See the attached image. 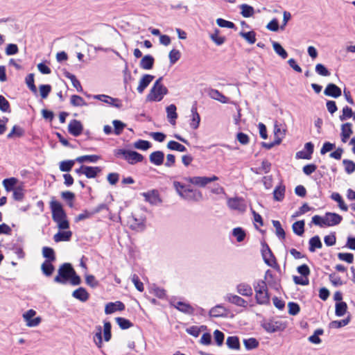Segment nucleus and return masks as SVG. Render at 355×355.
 I'll list each match as a JSON object with an SVG mask.
<instances>
[{"label":"nucleus","instance_id":"42","mask_svg":"<svg viewBox=\"0 0 355 355\" xmlns=\"http://www.w3.org/2000/svg\"><path fill=\"white\" fill-rule=\"evenodd\" d=\"M351 320V315H349L346 318L341 320H334L329 323L330 328L339 329L347 325Z\"/></svg>","mask_w":355,"mask_h":355},{"label":"nucleus","instance_id":"10","mask_svg":"<svg viewBox=\"0 0 355 355\" xmlns=\"http://www.w3.org/2000/svg\"><path fill=\"white\" fill-rule=\"evenodd\" d=\"M82 123L76 119H72L68 125V132L73 137H78L83 131Z\"/></svg>","mask_w":355,"mask_h":355},{"label":"nucleus","instance_id":"64","mask_svg":"<svg viewBox=\"0 0 355 355\" xmlns=\"http://www.w3.org/2000/svg\"><path fill=\"white\" fill-rule=\"evenodd\" d=\"M315 72L322 76H330V72L328 69L322 64L318 63L315 65Z\"/></svg>","mask_w":355,"mask_h":355},{"label":"nucleus","instance_id":"25","mask_svg":"<svg viewBox=\"0 0 355 355\" xmlns=\"http://www.w3.org/2000/svg\"><path fill=\"white\" fill-rule=\"evenodd\" d=\"M227 299L229 302L234 304L236 306L245 307V308L247 307V306H248L247 301L239 295H233V294H228L227 296Z\"/></svg>","mask_w":355,"mask_h":355},{"label":"nucleus","instance_id":"49","mask_svg":"<svg viewBox=\"0 0 355 355\" xmlns=\"http://www.w3.org/2000/svg\"><path fill=\"white\" fill-rule=\"evenodd\" d=\"M259 344V341L254 338L243 340V345L247 350H252L257 348Z\"/></svg>","mask_w":355,"mask_h":355},{"label":"nucleus","instance_id":"16","mask_svg":"<svg viewBox=\"0 0 355 355\" xmlns=\"http://www.w3.org/2000/svg\"><path fill=\"white\" fill-rule=\"evenodd\" d=\"M154 76L150 74H144L140 79L139 85L137 88L139 94H142L145 89L150 85L154 79Z\"/></svg>","mask_w":355,"mask_h":355},{"label":"nucleus","instance_id":"31","mask_svg":"<svg viewBox=\"0 0 355 355\" xmlns=\"http://www.w3.org/2000/svg\"><path fill=\"white\" fill-rule=\"evenodd\" d=\"M236 291L240 295L243 296L250 297L253 294L251 286L245 283L239 284L236 286Z\"/></svg>","mask_w":355,"mask_h":355},{"label":"nucleus","instance_id":"56","mask_svg":"<svg viewBox=\"0 0 355 355\" xmlns=\"http://www.w3.org/2000/svg\"><path fill=\"white\" fill-rule=\"evenodd\" d=\"M112 324L110 322H104L103 326V338L104 340L108 342L112 338Z\"/></svg>","mask_w":355,"mask_h":355},{"label":"nucleus","instance_id":"36","mask_svg":"<svg viewBox=\"0 0 355 355\" xmlns=\"http://www.w3.org/2000/svg\"><path fill=\"white\" fill-rule=\"evenodd\" d=\"M305 222L304 220H300L295 222L292 225L293 232L297 236H302L304 233Z\"/></svg>","mask_w":355,"mask_h":355},{"label":"nucleus","instance_id":"18","mask_svg":"<svg viewBox=\"0 0 355 355\" xmlns=\"http://www.w3.org/2000/svg\"><path fill=\"white\" fill-rule=\"evenodd\" d=\"M352 124L349 122H347V123L341 125L340 137H341V141L343 143L347 142L348 139L352 135L353 130H352Z\"/></svg>","mask_w":355,"mask_h":355},{"label":"nucleus","instance_id":"38","mask_svg":"<svg viewBox=\"0 0 355 355\" xmlns=\"http://www.w3.org/2000/svg\"><path fill=\"white\" fill-rule=\"evenodd\" d=\"M272 44L275 52L282 59H286L288 57L287 51L284 49L280 43L272 41Z\"/></svg>","mask_w":355,"mask_h":355},{"label":"nucleus","instance_id":"41","mask_svg":"<svg viewBox=\"0 0 355 355\" xmlns=\"http://www.w3.org/2000/svg\"><path fill=\"white\" fill-rule=\"evenodd\" d=\"M272 223L275 228V234L280 239H285L286 232L282 227L280 222L279 220H272Z\"/></svg>","mask_w":355,"mask_h":355},{"label":"nucleus","instance_id":"61","mask_svg":"<svg viewBox=\"0 0 355 355\" xmlns=\"http://www.w3.org/2000/svg\"><path fill=\"white\" fill-rule=\"evenodd\" d=\"M51 86L49 84L46 85H40L39 86L40 94L42 98H46L51 92Z\"/></svg>","mask_w":355,"mask_h":355},{"label":"nucleus","instance_id":"30","mask_svg":"<svg viewBox=\"0 0 355 355\" xmlns=\"http://www.w3.org/2000/svg\"><path fill=\"white\" fill-rule=\"evenodd\" d=\"M176 110V106L174 104H171L170 105L167 106L166 109L168 121L172 125L175 123V119L178 118Z\"/></svg>","mask_w":355,"mask_h":355},{"label":"nucleus","instance_id":"39","mask_svg":"<svg viewBox=\"0 0 355 355\" xmlns=\"http://www.w3.org/2000/svg\"><path fill=\"white\" fill-rule=\"evenodd\" d=\"M42 255L46 261H55L56 259L54 250L50 247H44L42 248Z\"/></svg>","mask_w":355,"mask_h":355},{"label":"nucleus","instance_id":"33","mask_svg":"<svg viewBox=\"0 0 355 355\" xmlns=\"http://www.w3.org/2000/svg\"><path fill=\"white\" fill-rule=\"evenodd\" d=\"M76 162V159L63 160L59 163V169L62 172L69 173L72 170Z\"/></svg>","mask_w":355,"mask_h":355},{"label":"nucleus","instance_id":"55","mask_svg":"<svg viewBox=\"0 0 355 355\" xmlns=\"http://www.w3.org/2000/svg\"><path fill=\"white\" fill-rule=\"evenodd\" d=\"M70 102L71 104L75 107L87 105V103L84 101V99L81 96L76 94H73L71 96Z\"/></svg>","mask_w":355,"mask_h":355},{"label":"nucleus","instance_id":"5","mask_svg":"<svg viewBox=\"0 0 355 355\" xmlns=\"http://www.w3.org/2000/svg\"><path fill=\"white\" fill-rule=\"evenodd\" d=\"M168 93V90L164 85L155 87V89L152 87L150 92L146 96V101L150 102L160 101Z\"/></svg>","mask_w":355,"mask_h":355},{"label":"nucleus","instance_id":"3","mask_svg":"<svg viewBox=\"0 0 355 355\" xmlns=\"http://www.w3.org/2000/svg\"><path fill=\"white\" fill-rule=\"evenodd\" d=\"M256 292L255 299L258 304L267 305L270 304V295L265 280H261L254 286Z\"/></svg>","mask_w":355,"mask_h":355},{"label":"nucleus","instance_id":"8","mask_svg":"<svg viewBox=\"0 0 355 355\" xmlns=\"http://www.w3.org/2000/svg\"><path fill=\"white\" fill-rule=\"evenodd\" d=\"M35 315L36 311L33 309H29L23 314V318L28 327H37L41 322L42 318L39 316L35 317Z\"/></svg>","mask_w":355,"mask_h":355},{"label":"nucleus","instance_id":"26","mask_svg":"<svg viewBox=\"0 0 355 355\" xmlns=\"http://www.w3.org/2000/svg\"><path fill=\"white\" fill-rule=\"evenodd\" d=\"M226 311L227 310L224 306L220 304H218L211 309L209 314L211 317L214 318H225L227 316V314L225 313Z\"/></svg>","mask_w":355,"mask_h":355},{"label":"nucleus","instance_id":"54","mask_svg":"<svg viewBox=\"0 0 355 355\" xmlns=\"http://www.w3.org/2000/svg\"><path fill=\"white\" fill-rule=\"evenodd\" d=\"M93 339H94V341L96 343V346L98 348H101L102 345H103V337H102V328L100 325L96 327V332L95 335L94 336Z\"/></svg>","mask_w":355,"mask_h":355},{"label":"nucleus","instance_id":"57","mask_svg":"<svg viewBox=\"0 0 355 355\" xmlns=\"http://www.w3.org/2000/svg\"><path fill=\"white\" fill-rule=\"evenodd\" d=\"M216 24L221 28H227L231 29H236V25L230 21L225 20L222 18H218L216 19Z\"/></svg>","mask_w":355,"mask_h":355},{"label":"nucleus","instance_id":"53","mask_svg":"<svg viewBox=\"0 0 355 355\" xmlns=\"http://www.w3.org/2000/svg\"><path fill=\"white\" fill-rule=\"evenodd\" d=\"M26 83L29 89L35 94H37V89L34 83V74L29 73L26 78Z\"/></svg>","mask_w":355,"mask_h":355},{"label":"nucleus","instance_id":"17","mask_svg":"<svg viewBox=\"0 0 355 355\" xmlns=\"http://www.w3.org/2000/svg\"><path fill=\"white\" fill-rule=\"evenodd\" d=\"M207 94L211 98L222 103H227L229 102V98L217 89L209 88Z\"/></svg>","mask_w":355,"mask_h":355},{"label":"nucleus","instance_id":"27","mask_svg":"<svg viewBox=\"0 0 355 355\" xmlns=\"http://www.w3.org/2000/svg\"><path fill=\"white\" fill-rule=\"evenodd\" d=\"M286 187L280 183L273 191V198L275 201L281 202L285 196Z\"/></svg>","mask_w":355,"mask_h":355},{"label":"nucleus","instance_id":"15","mask_svg":"<svg viewBox=\"0 0 355 355\" xmlns=\"http://www.w3.org/2000/svg\"><path fill=\"white\" fill-rule=\"evenodd\" d=\"M171 305H173L175 309L180 311L182 313L193 315L194 313V309L189 304L181 301H179L175 304V302H171Z\"/></svg>","mask_w":355,"mask_h":355},{"label":"nucleus","instance_id":"20","mask_svg":"<svg viewBox=\"0 0 355 355\" xmlns=\"http://www.w3.org/2000/svg\"><path fill=\"white\" fill-rule=\"evenodd\" d=\"M143 196L145 198V200L150 204L155 205L157 202H162V200L159 198V192L156 189L143 193Z\"/></svg>","mask_w":355,"mask_h":355},{"label":"nucleus","instance_id":"22","mask_svg":"<svg viewBox=\"0 0 355 355\" xmlns=\"http://www.w3.org/2000/svg\"><path fill=\"white\" fill-rule=\"evenodd\" d=\"M325 216L327 219V226L337 225L343 220V217L336 213L327 212Z\"/></svg>","mask_w":355,"mask_h":355},{"label":"nucleus","instance_id":"24","mask_svg":"<svg viewBox=\"0 0 355 355\" xmlns=\"http://www.w3.org/2000/svg\"><path fill=\"white\" fill-rule=\"evenodd\" d=\"M102 172L100 166H85V175L87 178H96Z\"/></svg>","mask_w":355,"mask_h":355},{"label":"nucleus","instance_id":"59","mask_svg":"<svg viewBox=\"0 0 355 355\" xmlns=\"http://www.w3.org/2000/svg\"><path fill=\"white\" fill-rule=\"evenodd\" d=\"M288 314L291 315H296L300 311V305L294 302H289L288 303Z\"/></svg>","mask_w":355,"mask_h":355},{"label":"nucleus","instance_id":"37","mask_svg":"<svg viewBox=\"0 0 355 355\" xmlns=\"http://www.w3.org/2000/svg\"><path fill=\"white\" fill-rule=\"evenodd\" d=\"M226 345L231 349H239L241 347L239 338L236 336L227 337Z\"/></svg>","mask_w":355,"mask_h":355},{"label":"nucleus","instance_id":"32","mask_svg":"<svg viewBox=\"0 0 355 355\" xmlns=\"http://www.w3.org/2000/svg\"><path fill=\"white\" fill-rule=\"evenodd\" d=\"M309 250L311 252H314L316 249H320L322 247V243L319 236L315 235L311 237L309 241Z\"/></svg>","mask_w":355,"mask_h":355},{"label":"nucleus","instance_id":"1","mask_svg":"<svg viewBox=\"0 0 355 355\" xmlns=\"http://www.w3.org/2000/svg\"><path fill=\"white\" fill-rule=\"evenodd\" d=\"M173 187L178 195L184 199L198 201L202 198L201 191L191 188H186L185 185L180 182L174 181Z\"/></svg>","mask_w":355,"mask_h":355},{"label":"nucleus","instance_id":"47","mask_svg":"<svg viewBox=\"0 0 355 355\" xmlns=\"http://www.w3.org/2000/svg\"><path fill=\"white\" fill-rule=\"evenodd\" d=\"M166 146L168 149L171 150H176L178 152L187 151V148L184 146L173 140L169 141Z\"/></svg>","mask_w":355,"mask_h":355},{"label":"nucleus","instance_id":"60","mask_svg":"<svg viewBox=\"0 0 355 355\" xmlns=\"http://www.w3.org/2000/svg\"><path fill=\"white\" fill-rule=\"evenodd\" d=\"M343 164L347 173L351 174L355 171V162L353 161L345 159L343 160Z\"/></svg>","mask_w":355,"mask_h":355},{"label":"nucleus","instance_id":"46","mask_svg":"<svg viewBox=\"0 0 355 355\" xmlns=\"http://www.w3.org/2000/svg\"><path fill=\"white\" fill-rule=\"evenodd\" d=\"M331 198L338 202L339 208L345 211L348 210L347 205L345 203L342 196L338 193H333Z\"/></svg>","mask_w":355,"mask_h":355},{"label":"nucleus","instance_id":"13","mask_svg":"<svg viewBox=\"0 0 355 355\" xmlns=\"http://www.w3.org/2000/svg\"><path fill=\"white\" fill-rule=\"evenodd\" d=\"M191 121L190 123V126L192 129L196 130L199 127L200 122V116L197 110V102L195 101L192 105L191 109Z\"/></svg>","mask_w":355,"mask_h":355},{"label":"nucleus","instance_id":"29","mask_svg":"<svg viewBox=\"0 0 355 355\" xmlns=\"http://www.w3.org/2000/svg\"><path fill=\"white\" fill-rule=\"evenodd\" d=\"M53 261H44L41 265V270L46 277H51L54 270L55 266L52 263Z\"/></svg>","mask_w":355,"mask_h":355},{"label":"nucleus","instance_id":"14","mask_svg":"<svg viewBox=\"0 0 355 355\" xmlns=\"http://www.w3.org/2000/svg\"><path fill=\"white\" fill-rule=\"evenodd\" d=\"M125 309V304L121 301L115 302H109L105 305V314H112L116 311H123Z\"/></svg>","mask_w":355,"mask_h":355},{"label":"nucleus","instance_id":"45","mask_svg":"<svg viewBox=\"0 0 355 355\" xmlns=\"http://www.w3.org/2000/svg\"><path fill=\"white\" fill-rule=\"evenodd\" d=\"M239 35L250 44H254L256 42V33L254 31L248 32L241 31Z\"/></svg>","mask_w":355,"mask_h":355},{"label":"nucleus","instance_id":"40","mask_svg":"<svg viewBox=\"0 0 355 355\" xmlns=\"http://www.w3.org/2000/svg\"><path fill=\"white\" fill-rule=\"evenodd\" d=\"M18 180L15 178H6L3 180V185L6 191H11L15 189Z\"/></svg>","mask_w":355,"mask_h":355},{"label":"nucleus","instance_id":"4","mask_svg":"<svg viewBox=\"0 0 355 355\" xmlns=\"http://www.w3.org/2000/svg\"><path fill=\"white\" fill-rule=\"evenodd\" d=\"M74 272V268L70 263H62L58 270V275L54 277L53 281L61 284H66L71 273Z\"/></svg>","mask_w":355,"mask_h":355},{"label":"nucleus","instance_id":"23","mask_svg":"<svg viewBox=\"0 0 355 355\" xmlns=\"http://www.w3.org/2000/svg\"><path fill=\"white\" fill-rule=\"evenodd\" d=\"M72 296L80 302H85L89 299V294L85 288L79 287L73 291Z\"/></svg>","mask_w":355,"mask_h":355},{"label":"nucleus","instance_id":"21","mask_svg":"<svg viewBox=\"0 0 355 355\" xmlns=\"http://www.w3.org/2000/svg\"><path fill=\"white\" fill-rule=\"evenodd\" d=\"M149 160L152 164L160 166L164 163V153L161 150L154 151L150 155Z\"/></svg>","mask_w":355,"mask_h":355},{"label":"nucleus","instance_id":"6","mask_svg":"<svg viewBox=\"0 0 355 355\" xmlns=\"http://www.w3.org/2000/svg\"><path fill=\"white\" fill-rule=\"evenodd\" d=\"M50 208L52 212V218L55 222L61 218H67V214L62 207V204L57 200H51Z\"/></svg>","mask_w":355,"mask_h":355},{"label":"nucleus","instance_id":"11","mask_svg":"<svg viewBox=\"0 0 355 355\" xmlns=\"http://www.w3.org/2000/svg\"><path fill=\"white\" fill-rule=\"evenodd\" d=\"M324 94L334 98L340 97L342 94L341 89L334 83H329L324 90Z\"/></svg>","mask_w":355,"mask_h":355},{"label":"nucleus","instance_id":"12","mask_svg":"<svg viewBox=\"0 0 355 355\" xmlns=\"http://www.w3.org/2000/svg\"><path fill=\"white\" fill-rule=\"evenodd\" d=\"M282 323L280 321H268L261 324V327L268 333H275L284 328L282 327Z\"/></svg>","mask_w":355,"mask_h":355},{"label":"nucleus","instance_id":"50","mask_svg":"<svg viewBox=\"0 0 355 355\" xmlns=\"http://www.w3.org/2000/svg\"><path fill=\"white\" fill-rule=\"evenodd\" d=\"M151 143L147 140L139 139L134 143V147L141 150H147L151 148Z\"/></svg>","mask_w":355,"mask_h":355},{"label":"nucleus","instance_id":"2","mask_svg":"<svg viewBox=\"0 0 355 355\" xmlns=\"http://www.w3.org/2000/svg\"><path fill=\"white\" fill-rule=\"evenodd\" d=\"M114 155L116 157L123 156L124 159L132 165L137 162H141L144 159V157L138 152L123 148L115 149L114 150Z\"/></svg>","mask_w":355,"mask_h":355},{"label":"nucleus","instance_id":"9","mask_svg":"<svg viewBox=\"0 0 355 355\" xmlns=\"http://www.w3.org/2000/svg\"><path fill=\"white\" fill-rule=\"evenodd\" d=\"M261 254L265 263L269 266H273L272 264L271 263V261L268 258V257H269L270 258L272 259L274 263L277 266L278 268H279V266L277 264L275 257L273 253L272 252L269 245L265 241L261 243Z\"/></svg>","mask_w":355,"mask_h":355},{"label":"nucleus","instance_id":"28","mask_svg":"<svg viewBox=\"0 0 355 355\" xmlns=\"http://www.w3.org/2000/svg\"><path fill=\"white\" fill-rule=\"evenodd\" d=\"M71 231H59L53 236V239L56 243H59L61 241H69L71 240Z\"/></svg>","mask_w":355,"mask_h":355},{"label":"nucleus","instance_id":"51","mask_svg":"<svg viewBox=\"0 0 355 355\" xmlns=\"http://www.w3.org/2000/svg\"><path fill=\"white\" fill-rule=\"evenodd\" d=\"M232 235L236 238L238 242H242L246 236L245 230L240 227H235L232 230Z\"/></svg>","mask_w":355,"mask_h":355},{"label":"nucleus","instance_id":"19","mask_svg":"<svg viewBox=\"0 0 355 355\" xmlns=\"http://www.w3.org/2000/svg\"><path fill=\"white\" fill-rule=\"evenodd\" d=\"M155 63V58L153 55L148 54L144 55L140 62L139 66L141 69L145 70H150L153 68Z\"/></svg>","mask_w":355,"mask_h":355},{"label":"nucleus","instance_id":"48","mask_svg":"<svg viewBox=\"0 0 355 355\" xmlns=\"http://www.w3.org/2000/svg\"><path fill=\"white\" fill-rule=\"evenodd\" d=\"M324 331L322 329H317L316 330H315L313 334L308 338V340L313 344H320L322 342V340L319 336L320 335H322Z\"/></svg>","mask_w":355,"mask_h":355},{"label":"nucleus","instance_id":"35","mask_svg":"<svg viewBox=\"0 0 355 355\" xmlns=\"http://www.w3.org/2000/svg\"><path fill=\"white\" fill-rule=\"evenodd\" d=\"M239 8L241 9V15L245 18L251 17L254 14V8L248 4L243 3L239 6Z\"/></svg>","mask_w":355,"mask_h":355},{"label":"nucleus","instance_id":"7","mask_svg":"<svg viewBox=\"0 0 355 355\" xmlns=\"http://www.w3.org/2000/svg\"><path fill=\"white\" fill-rule=\"evenodd\" d=\"M184 180L194 185H197L201 187H205L207 184L212 182L214 181H216L218 180V178L216 175H213L211 177H188L184 178Z\"/></svg>","mask_w":355,"mask_h":355},{"label":"nucleus","instance_id":"62","mask_svg":"<svg viewBox=\"0 0 355 355\" xmlns=\"http://www.w3.org/2000/svg\"><path fill=\"white\" fill-rule=\"evenodd\" d=\"M0 110L3 112H10V103L2 95H0Z\"/></svg>","mask_w":355,"mask_h":355},{"label":"nucleus","instance_id":"43","mask_svg":"<svg viewBox=\"0 0 355 355\" xmlns=\"http://www.w3.org/2000/svg\"><path fill=\"white\" fill-rule=\"evenodd\" d=\"M347 310V304L345 302H336L335 305V314L338 317L343 316Z\"/></svg>","mask_w":355,"mask_h":355},{"label":"nucleus","instance_id":"63","mask_svg":"<svg viewBox=\"0 0 355 355\" xmlns=\"http://www.w3.org/2000/svg\"><path fill=\"white\" fill-rule=\"evenodd\" d=\"M311 223L320 227L327 226V219L326 217L323 218L319 215H315L312 217Z\"/></svg>","mask_w":355,"mask_h":355},{"label":"nucleus","instance_id":"58","mask_svg":"<svg viewBox=\"0 0 355 355\" xmlns=\"http://www.w3.org/2000/svg\"><path fill=\"white\" fill-rule=\"evenodd\" d=\"M354 114H355L351 107L345 106L343 108V114L339 116V119L341 121H343L347 119L353 117Z\"/></svg>","mask_w":355,"mask_h":355},{"label":"nucleus","instance_id":"52","mask_svg":"<svg viewBox=\"0 0 355 355\" xmlns=\"http://www.w3.org/2000/svg\"><path fill=\"white\" fill-rule=\"evenodd\" d=\"M112 124L114 126L113 132L116 135H119L123 132V130L126 126V124L122 122L120 120L115 119L112 121Z\"/></svg>","mask_w":355,"mask_h":355},{"label":"nucleus","instance_id":"44","mask_svg":"<svg viewBox=\"0 0 355 355\" xmlns=\"http://www.w3.org/2000/svg\"><path fill=\"white\" fill-rule=\"evenodd\" d=\"M115 320L119 327L123 330L128 329L134 325L130 320L125 318L117 317L115 318Z\"/></svg>","mask_w":355,"mask_h":355},{"label":"nucleus","instance_id":"34","mask_svg":"<svg viewBox=\"0 0 355 355\" xmlns=\"http://www.w3.org/2000/svg\"><path fill=\"white\" fill-rule=\"evenodd\" d=\"M100 159L101 156L97 155H85L76 157V160L78 163H96Z\"/></svg>","mask_w":355,"mask_h":355}]
</instances>
